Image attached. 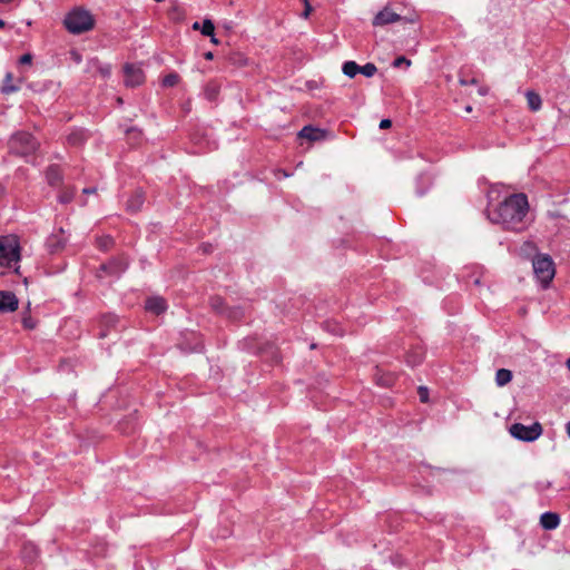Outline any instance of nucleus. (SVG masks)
<instances>
[{"instance_id": "f257e3e1", "label": "nucleus", "mask_w": 570, "mask_h": 570, "mask_svg": "<svg viewBox=\"0 0 570 570\" xmlns=\"http://www.w3.org/2000/svg\"><path fill=\"white\" fill-rule=\"evenodd\" d=\"M528 199L523 194L507 197L494 208L489 207L488 217L507 229L519 230L523 227V218L528 213Z\"/></svg>"}, {"instance_id": "f03ea898", "label": "nucleus", "mask_w": 570, "mask_h": 570, "mask_svg": "<svg viewBox=\"0 0 570 570\" xmlns=\"http://www.w3.org/2000/svg\"><path fill=\"white\" fill-rule=\"evenodd\" d=\"M20 245L17 237L12 235L0 236V266L14 267L19 273Z\"/></svg>"}, {"instance_id": "7ed1b4c3", "label": "nucleus", "mask_w": 570, "mask_h": 570, "mask_svg": "<svg viewBox=\"0 0 570 570\" xmlns=\"http://www.w3.org/2000/svg\"><path fill=\"white\" fill-rule=\"evenodd\" d=\"M94 18L91 13L83 9H75L65 18V26L71 33H82L94 27Z\"/></svg>"}, {"instance_id": "20e7f679", "label": "nucleus", "mask_w": 570, "mask_h": 570, "mask_svg": "<svg viewBox=\"0 0 570 570\" xmlns=\"http://www.w3.org/2000/svg\"><path fill=\"white\" fill-rule=\"evenodd\" d=\"M532 267L542 288H547L556 274L554 264L551 257L549 255H537L532 261Z\"/></svg>"}, {"instance_id": "39448f33", "label": "nucleus", "mask_w": 570, "mask_h": 570, "mask_svg": "<svg viewBox=\"0 0 570 570\" xmlns=\"http://www.w3.org/2000/svg\"><path fill=\"white\" fill-rule=\"evenodd\" d=\"M542 432L543 429L539 422H534L531 425L513 423L509 428L511 436L522 442H533L542 435Z\"/></svg>"}, {"instance_id": "423d86ee", "label": "nucleus", "mask_w": 570, "mask_h": 570, "mask_svg": "<svg viewBox=\"0 0 570 570\" xmlns=\"http://www.w3.org/2000/svg\"><path fill=\"white\" fill-rule=\"evenodd\" d=\"M36 139L27 132L16 134L10 140V147L18 154L27 155L37 148Z\"/></svg>"}, {"instance_id": "0eeeda50", "label": "nucleus", "mask_w": 570, "mask_h": 570, "mask_svg": "<svg viewBox=\"0 0 570 570\" xmlns=\"http://www.w3.org/2000/svg\"><path fill=\"white\" fill-rule=\"evenodd\" d=\"M125 85L127 87H136L144 82L145 75L142 69L137 65L126 63L124 67Z\"/></svg>"}, {"instance_id": "6e6552de", "label": "nucleus", "mask_w": 570, "mask_h": 570, "mask_svg": "<svg viewBox=\"0 0 570 570\" xmlns=\"http://www.w3.org/2000/svg\"><path fill=\"white\" fill-rule=\"evenodd\" d=\"M402 18L400 14L393 12L389 8H384L381 10L373 20L374 26H386L389 23H393L400 21Z\"/></svg>"}, {"instance_id": "1a4fd4ad", "label": "nucleus", "mask_w": 570, "mask_h": 570, "mask_svg": "<svg viewBox=\"0 0 570 570\" xmlns=\"http://www.w3.org/2000/svg\"><path fill=\"white\" fill-rule=\"evenodd\" d=\"M18 308V299L13 293L0 292V312H13Z\"/></svg>"}, {"instance_id": "9d476101", "label": "nucleus", "mask_w": 570, "mask_h": 570, "mask_svg": "<svg viewBox=\"0 0 570 570\" xmlns=\"http://www.w3.org/2000/svg\"><path fill=\"white\" fill-rule=\"evenodd\" d=\"M167 308V304L163 297L154 296L146 301V309L159 315L165 312Z\"/></svg>"}, {"instance_id": "9b49d317", "label": "nucleus", "mask_w": 570, "mask_h": 570, "mask_svg": "<svg viewBox=\"0 0 570 570\" xmlns=\"http://www.w3.org/2000/svg\"><path fill=\"white\" fill-rule=\"evenodd\" d=\"M540 523L543 529L552 530L559 525L560 519L559 515L556 513L544 512L540 518Z\"/></svg>"}, {"instance_id": "f8f14e48", "label": "nucleus", "mask_w": 570, "mask_h": 570, "mask_svg": "<svg viewBox=\"0 0 570 570\" xmlns=\"http://www.w3.org/2000/svg\"><path fill=\"white\" fill-rule=\"evenodd\" d=\"M127 268V263L124 259H112L102 269L111 275H118Z\"/></svg>"}, {"instance_id": "ddd939ff", "label": "nucleus", "mask_w": 570, "mask_h": 570, "mask_svg": "<svg viewBox=\"0 0 570 570\" xmlns=\"http://www.w3.org/2000/svg\"><path fill=\"white\" fill-rule=\"evenodd\" d=\"M298 136L301 138L308 139L311 141L317 140L321 138V131L311 126H305L299 132Z\"/></svg>"}, {"instance_id": "4468645a", "label": "nucleus", "mask_w": 570, "mask_h": 570, "mask_svg": "<svg viewBox=\"0 0 570 570\" xmlns=\"http://www.w3.org/2000/svg\"><path fill=\"white\" fill-rule=\"evenodd\" d=\"M528 106L532 111H538L541 108V97L533 92V91H527L525 94Z\"/></svg>"}, {"instance_id": "2eb2a0df", "label": "nucleus", "mask_w": 570, "mask_h": 570, "mask_svg": "<svg viewBox=\"0 0 570 570\" xmlns=\"http://www.w3.org/2000/svg\"><path fill=\"white\" fill-rule=\"evenodd\" d=\"M512 380V372L507 368H500L495 374V382L499 386H504Z\"/></svg>"}, {"instance_id": "dca6fc26", "label": "nucleus", "mask_w": 570, "mask_h": 570, "mask_svg": "<svg viewBox=\"0 0 570 570\" xmlns=\"http://www.w3.org/2000/svg\"><path fill=\"white\" fill-rule=\"evenodd\" d=\"M60 234H61L60 236L52 235L48 239V246L50 247L51 250H58L66 243V238L63 237V230L62 229H60Z\"/></svg>"}, {"instance_id": "f3484780", "label": "nucleus", "mask_w": 570, "mask_h": 570, "mask_svg": "<svg viewBox=\"0 0 570 570\" xmlns=\"http://www.w3.org/2000/svg\"><path fill=\"white\" fill-rule=\"evenodd\" d=\"M342 71L348 78H353L360 73V66L354 61H346L343 65Z\"/></svg>"}, {"instance_id": "a211bd4d", "label": "nucleus", "mask_w": 570, "mask_h": 570, "mask_svg": "<svg viewBox=\"0 0 570 570\" xmlns=\"http://www.w3.org/2000/svg\"><path fill=\"white\" fill-rule=\"evenodd\" d=\"M61 179L60 169L57 166H51L47 170V180L50 185H57Z\"/></svg>"}, {"instance_id": "6ab92c4d", "label": "nucleus", "mask_w": 570, "mask_h": 570, "mask_svg": "<svg viewBox=\"0 0 570 570\" xmlns=\"http://www.w3.org/2000/svg\"><path fill=\"white\" fill-rule=\"evenodd\" d=\"M37 553H38V549L33 543L28 542L23 546L22 557L26 560L32 561L36 558Z\"/></svg>"}, {"instance_id": "aec40b11", "label": "nucleus", "mask_w": 570, "mask_h": 570, "mask_svg": "<svg viewBox=\"0 0 570 570\" xmlns=\"http://www.w3.org/2000/svg\"><path fill=\"white\" fill-rule=\"evenodd\" d=\"M19 90V87L12 85V75L11 73H7L6 75V79H4V83H3V87H2V91L4 94H10V92H16Z\"/></svg>"}, {"instance_id": "412c9836", "label": "nucleus", "mask_w": 570, "mask_h": 570, "mask_svg": "<svg viewBox=\"0 0 570 570\" xmlns=\"http://www.w3.org/2000/svg\"><path fill=\"white\" fill-rule=\"evenodd\" d=\"M144 203L142 196L140 194H137L130 199L127 204V207L131 212L138 210Z\"/></svg>"}, {"instance_id": "4be33fe9", "label": "nucleus", "mask_w": 570, "mask_h": 570, "mask_svg": "<svg viewBox=\"0 0 570 570\" xmlns=\"http://www.w3.org/2000/svg\"><path fill=\"white\" fill-rule=\"evenodd\" d=\"M377 71V68L374 63H366L362 67H360V73L364 75L365 77H373Z\"/></svg>"}, {"instance_id": "5701e85b", "label": "nucleus", "mask_w": 570, "mask_h": 570, "mask_svg": "<svg viewBox=\"0 0 570 570\" xmlns=\"http://www.w3.org/2000/svg\"><path fill=\"white\" fill-rule=\"evenodd\" d=\"M85 132L82 130L73 131L69 135L68 140L72 145L80 144L83 140Z\"/></svg>"}, {"instance_id": "b1692460", "label": "nucleus", "mask_w": 570, "mask_h": 570, "mask_svg": "<svg viewBox=\"0 0 570 570\" xmlns=\"http://www.w3.org/2000/svg\"><path fill=\"white\" fill-rule=\"evenodd\" d=\"M214 30H215L214 23L208 19L204 20L203 26H202V33L204 36H213Z\"/></svg>"}, {"instance_id": "393cba45", "label": "nucleus", "mask_w": 570, "mask_h": 570, "mask_svg": "<svg viewBox=\"0 0 570 570\" xmlns=\"http://www.w3.org/2000/svg\"><path fill=\"white\" fill-rule=\"evenodd\" d=\"M177 81H178V76L175 73H170L164 78L163 83L166 87H173L174 85L177 83Z\"/></svg>"}, {"instance_id": "a878e982", "label": "nucleus", "mask_w": 570, "mask_h": 570, "mask_svg": "<svg viewBox=\"0 0 570 570\" xmlns=\"http://www.w3.org/2000/svg\"><path fill=\"white\" fill-rule=\"evenodd\" d=\"M393 66L395 68H400L402 66L404 67H410L411 66V61L409 59H406L405 57L401 56V57H397L394 62H393Z\"/></svg>"}, {"instance_id": "bb28decb", "label": "nucleus", "mask_w": 570, "mask_h": 570, "mask_svg": "<svg viewBox=\"0 0 570 570\" xmlns=\"http://www.w3.org/2000/svg\"><path fill=\"white\" fill-rule=\"evenodd\" d=\"M223 301L219 297H215L212 299V306L218 312H223Z\"/></svg>"}, {"instance_id": "cd10ccee", "label": "nucleus", "mask_w": 570, "mask_h": 570, "mask_svg": "<svg viewBox=\"0 0 570 570\" xmlns=\"http://www.w3.org/2000/svg\"><path fill=\"white\" fill-rule=\"evenodd\" d=\"M19 62L21 65H30L32 62V56L30 53H24L20 57Z\"/></svg>"}, {"instance_id": "c85d7f7f", "label": "nucleus", "mask_w": 570, "mask_h": 570, "mask_svg": "<svg viewBox=\"0 0 570 570\" xmlns=\"http://www.w3.org/2000/svg\"><path fill=\"white\" fill-rule=\"evenodd\" d=\"M72 196H73L72 191H66V193H63L62 195L59 196V200L61 203H68V202L71 200Z\"/></svg>"}, {"instance_id": "c756f323", "label": "nucleus", "mask_w": 570, "mask_h": 570, "mask_svg": "<svg viewBox=\"0 0 570 570\" xmlns=\"http://www.w3.org/2000/svg\"><path fill=\"white\" fill-rule=\"evenodd\" d=\"M419 394H420V399H421L422 402H426L428 401L429 391H428L426 387L421 386L419 389Z\"/></svg>"}, {"instance_id": "7c9ffc66", "label": "nucleus", "mask_w": 570, "mask_h": 570, "mask_svg": "<svg viewBox=\"0 0 570 570\" xmlns=\"http://www.w3.org/2000/svg\"><path fill=\"white\" fill-rule=\"evenodd\" d=\"M421 360H422V356H421V355H416V356H415V357H413V358H412L411 356H409V357H407V363H409L410 365H412V366H415V365H417V364L421 362Z\"/></svg>"}, {"instance_id": "2f4dec72", "label": "nucleus", "mask_w": 570, "mask_h": 570, "mask_svg": "<svg viewBox=\"0 0 570 570\" xmlns=\"http://www.w3.org/2000/svg\"><path fill=\"white\" fill-rule=\"evenodd\" d=\"M391 125H392V121L390 119H382L380 122V128L387 129L391 127Z\"/></svg>"}, {"instance_id": "473e14b6", "label": "nucleus", "mask_w": 570, "mask_h": 570, "mask_svg": "<svg viewBox=\"0 0 570 570\" xmlns=\"http://www.w3.org/2000/svg\"><path fill=\"white\" fill-rule=\"evenodd\" d=\"M311 11H312V7H311V4L308 2H306L305 3V10L303 12V17L307 18L309 16Z\"/></svg>"}, {"instance_id": "72a5a7b5", "label": "nucleus", "mask_w": 570, "mask_h": 570, "mask_svg": "<svg viewBox=\"0 0 570 570\" xmlns=\"http://www.w3.org/2000/svg\"><path fill=\"white\" fill-rule=\"evenodd\" d=\"M100 71L104 75V77H107L110 73V68H109V66H106V67L101 68Z\"/></svg>"}, {"instance_id": "f704fd0d", "label": "nucleus", "mask_w": 570, "mask_h": 570, "mask_svg": "<svg viewBox=\"0 0 570 570\" xmlns=\"http://www.w3.org/2000/svg\"><path fill=\"white\" fill-rule=\"evenodd\" d=\"M228 317H230V318H237V317H238V312H236V311H230V312L228 313Z\"/></svg>"}, {"instance_id": "c9c22d12", "label": "nucleus", "mask_w": 570, "mask_h": 570, "mask_svg": "<svg viewBox=\"0 0 570 570\" xmlns=\"http://www.w3.org/2000/svg\"><path fill=\"white\" fill-rule=\"evenodd\" d=\"M95 191H96V189H95V188H85V189H83V193H85V194H94Z\"/></svg>"}, {"instance_id": "e433bc0d", "label": "nucleus", "mask_w": 570, "mask_h": 570, "mask_svg": "<svg viewBox=\"0 0 570 570\" xmlns=\"http://www.w3.org/2000/svg\"><path fill=\"white\" fill-rule=\"evenodd\" d=\"M494 193H495V189H491L489 191V199H490V202L494 199V196H493Z\"/></svg>"}, {"instance_id": "4c0bfd02", "label": "nucleus", "mask_w": 570, "mask_h": 570, "mask_svg": "<svg viewBox=\"0 0 570 570\" xmlns=\"http://www.w3.org/2000/svg\"><path fill=\"white\" fill-rule=\"evenodd\" d=\"M566 432H567V435L570 438V422H568L566 424Z\"/></svg>"}, {"instance_id": "58836bf2", "label": "nucleus", "mask_w": 570, "mask_h": 570, "mask_svg": "<svg viewBox=\"0 0 570 570\" xmlns=\"http://www.w3.org/2000/svg\"><path fill=\"white\" fill-rule=\"evenodd\" d=\"M205 57H206V59H212V58H213V53H212V52H207V53L205 55Z\"/></svg>"}, {"instance_id": "ea45409f", "label": "nucleus", "mask_w": 570, "mask_h": 570, "mask_svg": "<svg viewBox=\"0 0 570 570\" xmlns=\"http://www.w3.org/2000/svg\"><path fill=\"white\" fill-rule=\"evenodd\" d=\"M209 37L212 38V42H214V43H217V42H218V41H217V39L214 37V35H213V36H209Z\"/></svg>"}, {"instance_id": "a19ab883", "label": "nucleus", "mask_w": 570, "mask_h": 570, "mask_svg": "<svg viewBox=\"0 0 570 570\" xmlns=\"http://www.w3.org/2000/svg\"><path fill=\"white\" fill-rule=\"evenodd\" d=\"M4 26H6V22L2 19H0V28H3Z\"/></svg>"}, {"instance_id": "79ce46f5", "label": "nucleus", "mask_w": 570, "mask_h": 570, "mask_svg": "<svg viewBox=\"0 0 570 570\" xmlns=\"http://www.w3.org/2000/svg\"><path fill=\"white\" fill-rule=\"evenodd\" d=\"M13 0H0L1 3H9V2H12Z\"/></svg>"}, {"instance_id": "37998d69", "label": "nucleus", "mask_w": 570, "mask_h": 570, "mask_svg": "<svg viewBox=\"0 0 570 570\" xmlns=\"http://www.w3.org/2000/svg\"><path fill=\"white\" fill-rule=\"evenodd\" d=\"M194 29H198L199 28V23L198 22H195L194 26H193Z\"/></svg>"}, {"instance_id": "c03bdc74", "label": "nucleus", "mask_w": 570, "mask_h": 570, "mask_svg": "<svg viewBox=\"0 0 570 570\" xmlns=\"http://www.w3.org/2000/svg\"><path fill=\"white\" fill-rule=\"evenodd\" d=\"M567 367H568V370L570 371V357H569V358H568V361H567Z\"/></svg>"}, {"instance_id": "a18cd8bd", "label": "nucleus", "mask_w": 570, "mask_h": 570, "mask_svg": "<svg viewBox=\"0 0 570 570\" xmlns=\"http://www.w3.org/2000/svg\"><path fill=\"white\" fill-rule=\"evenodd\" d=\"M472 108L470 106L466 107V111H471Z\"/></svg>"}, {"instance_id": "49530a36", "label": "nucleus", "mask_w": 570, "mask_h": 570, "mask_svg": "<svg viewBox=\"0 0 570 570\" xmlns=\"http://www.w3.org/2000/svg\"><path fill=\"white\" fill-rule=\"evenodd\" d=\"M305 3L308 2L307 0H303Z\"/></svg>"}]
</instances>
